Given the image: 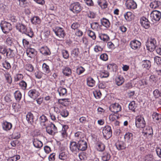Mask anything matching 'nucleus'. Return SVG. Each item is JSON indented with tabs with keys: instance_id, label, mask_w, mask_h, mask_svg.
<instances>
[{
	"instance_id": "nucleus-5",
	"label": "nucleus",
	"mask_w": 161,
	"mask_h": 161,
	"mask_svg": "<svg viewBox=\"0 0 161 161\" xmlns=\"http://www.w3.org/2000/svg\"><path fill=\"white\" fill-rule=\"evenodd\" d=\"M146 122L142 116H138L136 117L135 120L136 127L138 128H143L146 126Z\"/></svg>"
},
{
	"instance_id": "nucleus-20",
	"label": "nucleus",
	"mask_w": 161,
	"mask_h": 161,
	"mask_svg": "<svg viewBox=\"0 0 161 161\" xmlns=\"http://www.w3.org/2000/svg\"><path fill=\"white\" fill-rule=\"evenodd\" d=\"M40 52L45 56L49 55L51 53L49 49L46 46L42 47L40 49Z\"/></svg>"
},
{
	"instance_id": "nucleus-3",
	"label": "nucleus",
	"mask_w": 161,
	"mask_h": 161,
	"mask_svg": "<svg viewBox=\"0 0 161 161\" xmlns=\"http://www.w3.org/2000/svg\"><path fill=\"white\" fill-rule=\"evenodd\" d=\"M82 9V5L78 2L71 3L69 6V10L75 14L79 13Z\"/></svg>"
},
{
	"instance_id": "nucleus-19",
	"label": "nucleus",
	"mask_w": 161,
	"mask_h": 161,
	"mask_svg": "<svg viewBox=\"0 0 161 161\" xmlns=\"http://www.w3.org/2000/svg\"><path fill=\"white\" fill-rule=\"evenodd\" d=\"M31 23L35 25H40L41 22V19L38 16H35L31 18Z\"/></svg>"
},
{
	"instance_id": "nucleus-12",
	"label": "nucleus",
	"mask_w": 161,
	"mask_h": 161,
	"mask_svg": "<svg viewBox=\"0 0 161 161\" xmlns=\"http://www.w3.org/2000/svg\"><path fill=\"white\" fill-rule=\"evenodd\" d=\"M109 109L112 112L116 113L121 111V107L118 103H115L111 105Z\"/></svg>"
},
{
	"instance_id": "nucleus-9",
	"label": "nucleus",
	"mask_w": 161,
	"mask_h": 161,
	"mask_svg": "<svg viewBox=\"0 0 161 161\" xmlns=\"http://www.w3.org/2000/svg\"><path fill=\"white\" fill-rule=\"evenodd\" d=\"M78 145L79 151H84L87 148V143L86 139L85 138H81L79 141H78Z\"/></svg>"
},
{
	"instance_id": "nucleus-17",
	"label": "nucleus",
	"mask_w": 161,
	"mask_h": 161,
	"mask_svg": "<svg viewBox=\"0 0 161 161\" xmlns=\"http://www.w3.org/2000/svg\"><path fill=\"white\" fill-rule=\"evenodd\" d=\"M3 129L5 131L9 130L12 128V125L11 123L6 121H3L2 124Z\"/></svg>"
},
{
	"instance_id": "nucleus-26",
	"label": "nucleus",
	"mask_w": 161,
	"mask_h": 161,
	"mask_svg": "<svg viewBox=\"0 0 161 161\" xmlns=\"http://www.w3.org/2000/svg\"><path fill=\"white\" fill-rule=\"evenodd\" d=\"M100 21L102 25L106 28H108L110 27V24L108 19L103 18L101 19Z\"/></svg>"
},
{
	"instance_id": "nucleus-61",
	"label": "nucleus",
	"mask_w": 161,
	"mask_h": 161,
	"mask_svg": "<svg viewBox=\"0 0 161 161\" xmlns=\"http://www.w3.org/2000/svg\"><path fill=\"white\" fill-rule=\"evenodd\" d=\"M8 19L12 22L16 23L17 21V19L16 17L13 15H10L8 16Z\"/></svg>"
},
{
	"instance_id": "nucleus-10",
	"label": "nucleus",
	"mask_w": 161,
	"mask_h": 161,
	"mask_svg": "<svg viewBox=\"0 0 161 161\" xmlns=\"http://www.w3.org/2000/svg\"><path fill=\"white\" fill-rule=\"evenodd\" d=\"M53 31L57 36L60 38H63L65 35L64 29L60 27H57L54 29H53Z\"/></svg>"
},
{
	"instance_id": "nucleus-53",
	"label": "nucleus",
	"mask_w": 161,
	"mask_h": 161,
	"mask_svg": "<svg viewBox=\"0 0 161 161\" xmlns=\"http://www.w3.org/2000/svg\"><path fill=\"white\" fill-rule=\"evenodd\" d=\"M61 52L63 57L64 59H67L69 58V54L68 51L63 49L62 50Z\"/></svg>"
},
{
	"instance_id": "nucleus-36",
	"label": "nucleus",
	"mask_w": 161,
	"mask_h": 161,
	"mask_svg": "<svg viewBox=\"0 0 161 161\" xmlns=\"http://www.w3.org/2000/svg\"><path fill=\"white\" fill-rule=\"evenodd\" d=\"M5 54H6V56L7 57L12 58L14 57V50L10 48H7Z\"/></svg>"
},
{
	"instance_id": "nucleus-45",
	"label": "nucleus",
	"mask_w": 161,
	"mask_h": 161,
	"mask_svg": "<svg viewBox=\"0 0 161 161\" xmlns=\"http://www.w3.org/2000/svg\"><path fill=\"white\" fill-rule=\"evenodd\" d=\"M40 121L41 125L44 126L45 125V123L48 121L47 117L44 115H42L39 118Z\"/></svg>"
},
{
	"instance_id": "nucleus-34",
	"label": "nucleus",
	"mask_w": 161,
	"mask_h": 161,
	"mask_svg": "<svg viewBox=\"0 0 161 161\" xmlns=\"http://www.w3.org/2000/svg\"><path fill=\"white\" fill-rule=\"evenodd\" d=\"M143 132L144 133L145 135H151L153 134V130L151 127L147 126L145 129L143 130Z\"/></svg>"
},
{
	"instance_id": "nucleus-43",
	"label": "nucleus",
	"mask_w": 161,
	"mask_h": 161,
	"mask_svg": "<svg viewBox=\"0 0 161 161\" xmlns=\"http://www.w3.org/2000/svg\"><path fill=\"white\" fill-rule=\"evenodd\" d=\"M7 47L5 44H0V53L4 55L7 51Z\"/></svg>"
},
{
	"instance_id": "nucleus-41",
	"label": "nucleus",
	"mask_w": 161,
	"mask_h": 161,
	"mask_svg": "<svg viewBox=\"0 0 161 161\" xmlns=\"http://www.w3.org/2000/svg\"><path fill=\"white\" fill-rule=\"evenodd\" d=\"M42 69L43 71L45 74H48L50 72V70L49 66L45 63H44L42 64Z\"/></svg>"
},
{
	"instance_id": "nucleus-16",
	"label": "nucleus",
	"mask_w": 161,
	"mask_h": 161,
	"mask_svg": "<svg viewBox=\"0 0 161 161\" xmlns=\"http://www.w3.org/2000/svg\"><path fill=\"white\" fill-rule=\"evenodd\" d=\"M125 5L128 9H134L137 8V4L133 0H127Z\"/></svg>"
},
{
	"instance_id": "nucleus-7",
	"label": "nucleus",
	"mask_w": 161,
	"mask_h": 161,
	"mask_svg": "<svg viewBox=\"0 0 161 161\" xmlns=\"http://www.w3.org/2000/svg\"><path fill=\"white\" fill-rule=\"evenodd\" d=\"M152 21L154 23L158 21L161 18V13L157 10L153 11L150 14Z\"/></svg>"
},
{
	"instance_id": "nucleus-39",
	"label": "nucleus",
	"mask_w": 161,
	"mask_h": 161,
	"mask_svg": "<svg viewBox=\"0 0 161 161\" xmlns=\"http://www.w3.org/2000/svg\"><path fill=\"white\" fill-rule=\"evenodd\" d=\"M63 73L64 75L69 76L71 74V69L69 67H66L63 69Z\"/></svg>"
},
{
	"instance_id": "nucleus-59",
	"label": "nucleus",
	"mask_w": 161,
	"mask_h": 161,
	"mask_svg": "<svg viewBox=\"0 0 161 161\" xmlns=\"http://www.w3.org/2000/svg\"><path fill=\"white\" fill-rule=\"evenodd\" d=\"M85 71V69L82 66L78 67L76 70L77 73L78 75H80L82 73Z\"/></svg>"
},
{
	"instance_id": "nucleus-28",
	"label": "nucleus",
	"mask_w": 161,
	"mask_h": 161,
	"mask_svg": "<svg viewBox=\"0 0 161 161\" xmlns=\"http://www.w3.org/2000/svg\"><path fill=\"white\" fill-rule=\"evenodd\" d=\"M116 84L118 86L122 85L124 82V79L121 75H119L115 79Z\"/></svg>"
},
{
	"instance_id": "nucleus-24",
	"label": "nucleus",
	"mask_w": 161,
	"mask_h": 161,
	"mask_svg": "<svg viewBox=\"0 0 161 161\" xmlns=\"http://www.w3.org/2000/svg\"><path fill=\"white\" fill-rule=\"evenodd\" d=\"M33 146L36 148H40L43 146L42 142L39 141L37 139H34L32 141Z\"/></svg>"
},
{
	"instance_id": "nucleus-50",
	"label": "nucleus",
	"mask_w": 161,
	"mask_h": 161,
	"mask_svg": "<svg viewBox=\"0 0 161 161\" xmlns=\"http://www.w3.org/2000/svg\"><path fill=\"white\" fill-rule=\"evenodd\" d=\"M83 133L81 132L80 131H77L75 134V136L76 138V140H77L78 141V140H79L81 138H84L83 137Z\"/></svg>"
},
{
	"instance_id": "nucleus-57",
	"label": "nucleus",
	"mask_w": 161,
	"mask_h": 161,
	"mask_svg": "<svg viewBox=\"0 0 161 161\" xmlns=\"http://www.w3.org/2000/svg\"><path fill=\"white\" fill-rule=\"evenodd\" d=\"M153 158L152 155L148 154L144 158V161H153Z\"/></svg>"
},
{
	"instance_id": "nucleus-55",
	"label": "nucleus",
	"mask_w": 161,
	"mask_h": 161,
	"mask_svg": "<svg viewBox=\"0 0 161 161\" xmlns=\"http://www.w3.org/2000/svg\"><path fill=\"white\" fill-rule=\"evenodd\" d=\"M60 115L62 117L65 118L69 115V112L66 109H64L60 112Z\"/></svg>"
},
{
	"instance_id": "nucleus-42",
	"label": "nucleus",
	"mask_w": 161,
	"mask_h": 161,
	"mask_svg": "<svg viewBox=\"0 0 161 161\" xmlns=\"http://www.w3.org/2000/svg\"><path fill=\"white\" fill-rule=\"evenodd\" d=\"M19 85L20 88L23 90L25 91L26 89L27 84L24 80L21 81L19 83Z\"/></svg>"
},
{
	"instance_id": "nucleus-40",
	"label": "nucleus",
	"mask_w": 161,
	"mask_h": 161,
	"mask_svg": "<svg viewBox=\"0 0 161 161\" xmlns=\"http://www.w3.org/2000/svg\"><path fill=\"white\" fill-rule=\"evenodd\" d=\"M137 107L134 101L131 102L129 104V109L132 112H135V109Z\"/></svg>"
},
{
	"instance_id": "nucleus-44",
	"label": "nucleus",
	"mask_w": 161,
	"mask_h": 161,
	"mask_svg": "<svg viewBox=\"0 0 161 161\" xmlns=\"http://www.w3.org/2000/svg\"><path fill=\"white\" fill-rule=\"evenodd\" d=\"M152 117L155 121H158L161 119V114L156 112H154L152 114Z\"/></svg>"
},
{
	"instance_id": "nucleus-64",
	"label": "nucleus",
	"mask_w": 161,
	"mask_h": 161,
	"mask_svg": "<svg viewBox=\"0 0 161 161\" xmlns=\"http://www.w3.org/2000/svg\"><path fill=\"white\" fill-rule=\"evenodd\" d=\"M100 58L101 59L105 61L108 59V56L106 54L103 53L100 55Z\"/></svg>"
},
{
	"instance_id": "nucleus-27",
	"label": "nucleus",
	"mask_w": 161,
	"mask_h": 161,
	"mask_svg": "<svg viewBox=\"0 0 161 161\" xmlns=\"http://www.w3.org/2000/svg\"><path fill=\"white\" fill-rule=\"evenodd\" d=\"M161 2L158 0H155L152 2L150 5V7L153 9H156L161 5Z\"/></svg>"
},
{
	"instance_id": "nucleus-30",
	"label": "nucleus",
	"mask_w": 161,
	"mask_h": 161,
	"mask_svg": "<svg viewBox=\"0 0 161 161\" xmlns=\"http://www.w3.org/2000/svg\"><path fill=\"white\" fill-rule=\"evenodd\" d=\"M34 116L31 112H28L26 115V119L29 123L32 124L34 121Z\"/></svg>"
},
{
	"instance_id": "nucleus-48",
	"label": "nucleus",
	"mask_w": 161,
	"mask_h": 161,
	"mask_svg": "<svg viewBox=\"0 0 161 161\" xmlns=\"http://www.w3.org/2000/svg\"><path fill=\"white\" fill-rule=\"evenodd\" d=\"M87 33L88 36L93 40H95L96 39V36L94 32L90 30H88L87 31Z\"/></svg>"
},
{
	"instance_id": "nucleus-22",
	"label": "nucleus",
	"mask_w": 161,
	"mask_h": 161,
	"mask_svg": "<svg viewBox=\"0 0 161 161\" xmlns=\"http://www.w3.org/2000/svg\"><path fill=\"white\" fill-rule=\"evenodd\" d=\"M124 138L128 143H130L132 142L133 139V134L132 133L127 132L125 135Z\"/></svg>"
},
{
	"instance_id": "nucleus-4",
	"label": "nucleus",
	"mask_w": 161,
	"mask_h": 161,
	"mask_svg": "<svg viewBox=\"0 0 161 161\" xmlns=\"http://www.w3.org/2000/svg\"><path fill=\"white\" fill-rule=\"evenodd\" d=\"M0 26L5 34L8 33L12 29L11 24L6 21H2L0 23Z\"/></svg>"
},
{
	"instance_id": "nucleus-60",
	"label": "nucleus",
	"mask_w": 161,
	"mask_h": 161,
	"mask_svg": "<svg viewBox=\"0 0 161 161\" xmlns=\"http://www.w3.org/2000/svg\"><path fill=\"white\" fill-rule=\"evenodd\" d=\"M25 69L27 71L31 72L34 70V67L33 66L30 64H28L25 65Z\"/></svg>"
},
{
	"instance_id": "nucleus-25",
	"label": "nucleus",
	"mask_w": 161,
	"mask_h": 161,
	"mask_svg": "<svg viewBox=\"0 0 161 161\" xmlns=\"http://www.w3.org/2000/svg\"><path fill=\"white\" fill-rule=\"evenodd\" d=\"M86 82L88 86L92 87L95 85L96 81L92 78L89 77L86 79Z\"/></svg>"
},
{
	"instance_id": "nucleus-31",
	"label": "nucleus",
	"mask_w": 161,
	"mask_h": 161,
	"mask_svg": "<svg viewBox=\"0 0 161 161\" xmlns=\"http://www.w3.org/2000/svg\"><path fill=\"white\" fill-rule=\"evenodd\" d=\"M79 53V49L77 48L73 49L71 52V56L75 58H76L78 56Z\"/></svg>"
},
{
	"instance_id": "nucleus-11",
	"label": "nucleus",
	"mask_w": 161,
	"mask_h": 161,
	"mask_svg": "<svg viewBox=\"0 0 161 161\" xmlns=\"http://www.w3.org/2000/svg\"><path fill=\"white\" fill-rule=\"evenodd\" d=\"M28 96L31 98L35 100L39 97L40 95L39 92L36 89H31L28 92Z\"/></svg>"
},
{
	"instance_id": "nucleus-15",
	"label": "nucleus",
	"mask_w": 161,
	"mask_h": 161,
	"mask_svg": "<svg viewBox=\"0 0 161 161\" xmlns=\"http://www.w3.org/2000/svg\"><path fill=\"white\" fill-rule=\"evenodd\" d=\"M130 47L133 49L138 50L140 48L141 43L138 40H134L130 42Z\"/></svg>"
},
{
	"instance_id": "nucleus-13",
	"label": "nucleus",
	"mask_w": 161,
	"mask_h": 161,
	"mask_svg": "<svg viewBox=\"0 0 161 161\" xmlns=\"http://www.w3.org/2000/svg\"><path fill=\"white\" fill-rule=\"evenodd\" d=\"M69 148L71 151L75 153H76L79 151L78 142L77 143L73 141L70 142Z\"/></svg>"
},
{
	"instance_id": "nucleus-49",
	"label": "nucleus",
	"mask_w": 161,
	"mask_h": 161,
	"mask_svg": "<svg viewBox=\"0 0 161 161\" xmlns=\"http://www.w3.org/2000/svg\"><path fill=\"white\" fill-rule=\"evenodd\" d=\"M97 149L99 151H103L105 148V146L102 143H98L97 144Z\"/></svg>"
},
{
	"instance_id": "nucleus-47",
	"label": "nucleus",
	"mask_w": 161,
	"mask_h": 161,
	"mask_svg": "<svg viewBox=\"0 0 161 161\" xmlns=\"http://www.w3.org/2000/svg\"><path fill=\"white\" fill-rule=\"evenodd\" d=\"M2 65L3 67L7 70H8L11 68L10 64L7 60H5L4 62H3Z\"/></svg>"
},
{
	"instance_id": "nucleus-21",
	"label": "nucleus",
	"mask_w": 161,
	"mask_h": 161,
	"mask_svg": "<svg viewBox=\"0 0 161 161\" xmlns=\"http://www.w3.org/2000/svg\"><path fill=\"white\" fill-rule=\"evenodd\" d=\"M101 159L103 161H108L109 160L111 155L109 153L105 152L101 154Z\"/></svg>"
},
{
	"instance_id": "nucleus-1",
	"label": "nucleus",
	"mask_w": 161,
	"mask_h": 161,
	"mask_svg": "<svg viewBox=\"0 0 161 161\" xmlns=\"http://www.w3.org/2000/svg\"><path fill=\"white\" fill-rule=\"evenodd\" d=\"M17 30L22 33L24 34L31 38L34 36V33L32 29L30 27H27L26 25L22 23H19L16 25Z\"/></svg>"
},
{
	"instance_id": "nucleus-8",
	"label": "nucleus",
	"mask_w": 161,
	"mask_h": 161,
	"mask_svg": "<svg viewBox=\"0 0 161 161\" xmlns=\"http://www.w3.org/2000/svg\"><path fill=\"white\" fill-rule=\"evenodd\" d=\"M46 130L47 133L50 135H54L57 132V129L55 125L51 123L46 127Z\"/></svg>"
},
{
	"instance_id": "nucleus-56",
	"label": "nucleus",
	"mask_w": 161,
	"mask_h": 161,
	"mask_svg": "<svg viewBox=\"0 0 161 161\" xmlns=\"http://www.w3.org/2000/svg\"><path fill=\"white\" fill-rule=\"evenodd\" d=\"M68 99H60L58 100V103L60 104L64 105V106H66L67 105L66 102H68Z\"/></svg>"
},
{
	"instance_id": "nucleus-6",
	"label": "nucleus",
	"mask_w": 161,
	"mask_h": 161,
	"mask_svg": "<svg viewBox=\"0 0 161 161\" xmlns=\"http://www.w3.org/2000/svg\"><path fill=\"white\" fill-rule=\"evenodd\" d=\"M103 134L104 138L109 139L112 135V130L111 127L108 125L105 126L103 130Z\"/></svg>"
},
{
	"instance_id": "nucleus-52",
	"label": "nucleus",
	"mask_w": 161,
	"mask_h": 161,
	"mask_svg": "<svg viewBox=\"0 0 161 161\" xmlns=\"http://www.w3.org/2000/svg\"><path fill=\"white\" fill-rule=\"evenodd\" d=\"M4 75L7 82L11 84L12 82V79L10 74L8 73L5 74Z\"/></svg>"
},
{
	"instance_id": "nucleus-54",
	"label": "nucleus",
	"mask_w": 161,
	"mask_h": 161,
	"mask_svg": "<svg viewBox=\"0 0 161 161\" xmlns=\"http://www.w3.org/2000/svg\"><path fill=\"white\" fill-rule=\"evenodd\" d=\"M23 78V75L20 74H16L14 77V80L15 82H17L22 79Z\"/></svg>"
},
{
	"instance_id": "nucleus-58",
	"label": "nucleus",
	"mask_w": 161,
	"mask_h": 161,
	"mask_svg": "<svg viewBox=\"0 0 161 161\" xmlns=\"http://www.w3.org/2000/svg\"><path fill=\"white\" fill-rule=\"evenodd\" d=\"M43 75V73L39 70L36 71L35 73V77L38 79H41Z\"/></svg>"
},
{
	"instance_id": "nucleus-62",
	"label": "nucleus",
	"mask_w": 161,
	"mask_h": 161,
	"mask_svg": "<svg viewBox=\"0 0 161 161\" xmlns=\"http://www.w3.org/2000/svg\"><path fill=\"white\" fill-rule=\"evenodd\" d=\"M80 26V25L79 23L78 22L74 23L71 25V28L74 30L76 29L77 30Z\"/></svg>"
},
{
	"instance_id": "nucleus-32",
	"label": "nucleus",
	"mask_w": 161,
	"mask_h": 161,
	"mask_svg": "<svg viewBox=\"0 0 161 161\" xmlns=\"http://www.w3.org/2000/svg\"><path fill=\"white\" fill-rule=\"evenodd\" d=\"M98 37L101 40L104 42H107L110 39L109 36L107 34H99Z\"/></svg>"
},
{
	"instance_id": "nucleus-29",
	"label": "nucleus",
	"mask_w": 161,
	"mask_h": 161,
	"mask_svg": "<svg viewBox=\"0 0 161 161\" xmlns=\"http://www.w3.org/2000/svg\"><path fill=\"white\" fill-rule=\"evenodd\" d=\"M68 154L65 152L62 151L60 152L58 154V158L62 160H66L67 158Z\"/></svg>"
},
{
	"instance_id": "nucleus-2",
	"label": "nucleus",
	"mask_w": 161,
	"mask_h": 161,
	"mask_svg": "<svg viewBox=\"0 0 161 161\" xmlns=\"http://www.w3.org/2000/svg\"><path fill=\"white\" fill-rule=\"evenodd\" d=\"M147 49L151 52H153L157 46L156 40L154 38H150L147 40L146 43Z\"/></svg>"
},
{
	"instance_id": "nucleus-38",
	"label": "nucleus",
	"mask_w": 161,
	"mask_h": 161,
	"mask_svg": "<svg viewBox=\"0 0 161 161\" xmlns=\"http://www.w3.org/2000/svg\"><path fill=\"white\" fill-rule=\"evenodd\" d=\"M59 95L61 96H64L66 95L67 93V90L65 88L60 87L58 88L57 90Z\"/></svg>"
},
{
	"instance_id": "nucleus-23",
	"label": "nucleus",
	"mask_w": 161,
	"mask_h": 161,
	"mask_svg": "<svg viewBox=\"0 0 161 161\" xmlns=\"http://www.w3.org/2000/svg\"><path fill=\"white\" fill-rule=\"evenodd\" d=\"M142 67L148 70L151 66V62L150 60H143L142 61Z\"/></svg>"
},
{
	"instance_id": "nucleus-18",
	"label": "nucleus",
	"mask_w": 161,
	"mask_h": 161,
	"mask_svg": "<svg viewBox=\"0 0 161 161\" xmlns=\"http://www.w3.org/2000/svg\"><path fill=\"white\" fill-rule=\"evenodd\" d=\"M27 55L31 58H33L36 54V51L34 48H29L26 50Z\"/></svg>"
},
{
	"instance_id": "nucleus-37",
	"label": "nucleus",
	"mask_w": 161,
	"mask_h": 161,
	"mask_svg": "<svg viewBox=\"0 0 161 161\" xmlns=\"http://www.w3.org/2000/svg\"><path fill=\"white\" fill-rule=\"evenodd\" d=\"M14 96L15 100L18 102H19L22 97V94L21 92L18 90L15 92Z\"/></svg>"
},
{
	"instance_id": "nucleus-51",
	"label": "nucleus",
	"mask_w": 161,
	"mask_h": 161,
	"mask_svg": "<svg viewBox=\"0 0 161 161\" xmlns=\"http://www.w3.org/2000/svg\"><path fill=\"white\" fill-rule=\"evenodd\" d=\"M154 97L155 98H158L161 96V92L158 89H155L153 92Z\"/></svg>"
},
{
	"instance_id": "nucleus-35",
	"label": "nucleus",
	"mask_w": 161,
	"mask_h": 161,
	"mask_svg": "<svg viewBox=\"0 0 161 161\" xmlns=\"http://www.w3.org/2000/svg\"><path fill=\"white\" fill-rule=\"evenodd\" d=\"M116 146L118 150H121L125 149V146L123 142H120L116 143Z\"/></svg>"
},
{
	"instance_id": "nucleus-33",
	"label": "nucleus",
	"mask_w": 161,
	"mask_h": 161,
	"mask_svg": "<svg viewBox=\"0 0 161 161\" xmlns=\"http://www.w3.org/2000/svg\"><path fill=\"white\" fill-rule=\"evenodd\" d=\"M97 3L102 8L104 9L107 7L108 4L106 0H98Z\"/></svg>"
},
{
	"instance_id": "nucleus-63",
	"label": "nucleus",
	"mask_w": 161,
	"mask_h": 161,
	"mask_svg": "<svg viewBox=\"0 0 161 161\" xmlns=\"http://www.w3.org/2000/svg\"><path fill=\"white\" fill-rule=\"evenodd\" d=\"M154 60L158 65H160L161 63V58L158 56H156L154 58Z\"/></svg>"
},
{
	"instance_id": "nucleus-14",
	"label": "nucleus",
	"mask_w": 161,
	"mask_h": 161,
	"mask_svg": "<svg viewBox=\"0 0 161 161\" xmlns=\"http://www.w3.org/2000/svg\"><path fill=\"white\" fill-rule=\"evenodd\" d=\"M140 24L141 26L146 29H148L150 26L149 21L145 17H142L140 19Z\"/></svg>"
},
{
	"instance_id": "nucleus-46",
	"label": "nucleus",
	"mask_w": 161,
	"mask_h": 161,
	"mask_svg": "<svg viewBox=\"0 0 161 161\" xmlns=\"http://www.w3.org/2000/svg\"><path fill=\"white\" fill-rule=\"evenodd\" d=\"M124 17L126 20L131 21L132 18V13L130 12H128L124 14Z\"/></svg>"
}]
</instances>
